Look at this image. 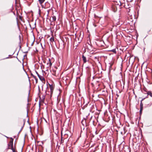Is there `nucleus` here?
I'll use <instances>...</instances> for the list:
<instances>
[{"label":"nucleus","instance_id":"6","mask_svg":"<svg viewBox=\"0 0 152 152\" xmlns=\"http://www.w3.org/2000/svg\"><path fill=\"white\" fill-rule=\"evenodd\" d=\"M148 95H150L151 97H152V93L151 91H148L147 93Z\"/></svg>","mask_w":152,"mask_h":152},{"label":"nucleus","instance_id":"12","mask_svg":"<svg viewBox=\"0 0 152 152\" xmlns=\"http://www.w3.org/2000/svg\"><path fill=\"white\" fill-rule=\"evenodd\" d=\"M51 65H52V64H51V63L50 62V64H49V66H51Z\"/></svg>","mask_w":152,"mask_h":152},{"label":"nucleus","instance_id":"9","mask_svg":"<svg viewBox=\"0 0 152 152\" xmlns=\"http://www.w3.org/2000/svg\"><path fill=\"white\" fill-rule=\"evenodd\" d=\"M53 21H55L56 19V17L55 16H53Z\"/></svg>","mask_w":152,"mask_h":152},{"label":"nucleus","instance_id":"8","mask_svg":"<svg viewBox=\"0 0 152 152\" xmlns=\"http://www.w3.org/2000/svg\"><path fill=\"white\" fill-rule=\"evenodd\" d=\"M50 41L52 42L54 41V39L53 37H52L50 39Z\"/></svg>","mask_w":152,"mask_h":152},{"label":"nucleus","instance_id":"10","mask_svg":"<svg viewBox=\"0 0 152 152\" xmlns=\"http://www.w3.org/2000/svg\"><path fill=\"white\" fill-rule=\"evenodd\" d=\"M41 4V6H42V8H45V5H42V4Z\"/></svg>","mask_w":152,"mask_h":152},{"label":"nucleus","instance_id":"2","mask_svg":"<svg viewBox=\"0 0 152 152\" xmlns=\"http://www.w3.org/2000/svg\"><path fill=\"white\" fill-rule=\"evenodd\" d=\"M82 58L84 63H86L87 61H88V60L83 55H82Z\"/></svg>","mask_w":152,"mask_h":152},{"label":"nucleus","instance_id":"11","mask_svg":"<svg viewBox=\"0 0 152 152\" xmlns=\"http://www.w3.org/2000/svg\"><path fill=\"white\" fill-rule=\"evenodd\" d=\"M142 107H141V108H140V112H141L142 111Z\"/></svg>","mask_w":152,"mask_h":152},{"label":"nucleus","instance_id":"1","mask_svg":"<svg viewBox=\"0 0 152 152\" xmlns=\"http://www.w3.org/2000/svg\"><path fill=\"white\" fill-rule=\"evenodd\" d=\"M9 148L11 149L14 152V149L13 147V142L12 141H10L9 144Z\"/></svg>","mask_w":152,"mask_h":152},{"label":"nucleus","instance_id":"4","mask_svg":"<svg viewBox=\"0 0 152 152\" xmlns=\"http://www.w3.org/2000/svg\"><path fill=\"white\" fill-rule=\"evenodd\" d=\"M36 73L37 74L38 76L39 77V79L41 80L42 81L45 80V79L42 76H40V75H39L37 72H36Z\"/></svg>","mask_w":152,"mask_h":152},{"label":"nucleus","instance_id":"7","mask_svg":"<svg viewBox=\"0 0 152 152\" xmlns=\"http://www.w3.org/2000/svg\"><path fill=\"white\" fill-rule=\"evenodd\" d=\"M45 0H39V1L40 4H42L45 1Z\"/></svg>","mask_w":152,"mask_h":152},{"label":"nucleus","instance_id":"3","mask_svg":"<svg viewBox=\"0 0 152 152\" xmlns=\"http://www.w3.org/2000/svg\"><path fill=\"white\" fill-rule=\"evenodd\" d=\"M50 6V5L48 2H46L45 3V9H47L49 8Z\"/></svg>","mask_w":152,"mask_h":152},{"label":"nucleus","instance_id":"13","mask_svg":"<svg viewBox=\"0 0 152 152\" xmlns=\"http://www.w3.org/2000/svg\"><path fill=\"white\" fill-rule=\"evenodd\" d=\"M116 11V9L115 8V9H114V12H115Z\"/></svg>","mask_w":152,"mask_h":152},{"label":"nucleus","instance_id":"5","mask_svg":"<svg viewBox=\"0 0 152 152\" xmlns=\"http://www.w3.org/2000/svg\"><path fill=\"white\" fill-rule=\"evenodd\" d=\"M50 89L51 94H52L53 92L54 88L53 86L52 85H50Z\"/></svg>","mask_w":152,"mask_h":152}]
</instances>
